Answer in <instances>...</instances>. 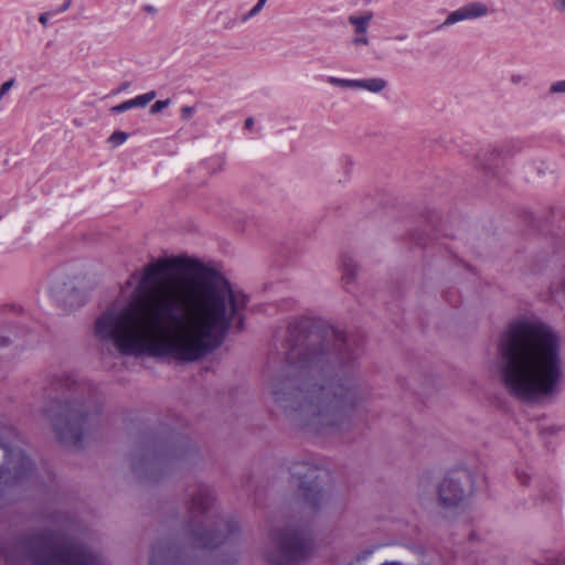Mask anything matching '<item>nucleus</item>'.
I'll use <instances>...</instances> for the list:
<instances>
[{"mask_svg":"<svg viewBox=\"0 0 565 565\" xmlns=\"http://www.w3.org/2000/svg\"><path fill=\"white\" fill-rule=\"evenodd\" d=\"M248 297L221 274L186 256L148 263L128 300L95 321V337L122 355L196 362L216 350L232 326L243 328Z\"/></svg>","mask_w":565,"mask_h":565,"instance_id":"nucleus-1","label":"nucleus"},{"mask_svg":"<svg viewBox=\"0 0 565 565\" xmlns=\"http://www.w3.org/2000/svg\"><path fill=\"white\" fill-rule=\"evenodd\" d=\"M498 372L503 387L524 403H539L557 391L562 377L557 333L537 319L513 321L502 334Z\"/></svg>","mask_w":565,"mask_h":565,"instance_id":"nucleus-2","label":"nucleus"},{"mask_svg":"<svg viewBox=\"0 0 565 565\" xmlns=\"http://www.w3.org/2000/svg\"><path fill=\"white\" fill-rule=\"evenodd\" d=\"M288 363L301 374L315 373L298 390L305 393L308 404L317 407V414L333 426L353 406L354 391L351 382L327 376V365L332 367L347 352L345 334L322 321L303 319L290 327Z\"/></svg>","mask_w":565,"mask_h":565,"instance_id":"nucleus-3","label":"nucleus"},{"mask_svg":"<svg viewBox=\"0 0 565 565\" xmlns=\"http://www.w3.org/2000/svg\"><path fill=\"white\" fill-rule=\"evenodd\" d=\"M32 548L35 565H99L86 546L55 534L35 537Z\"/></svg>","mask_w":565,"mask_h":565,"instance_id":"nucleus-4","label":"nucleus"},{"mask_svg":"<svg viewBox=\"0 0 565 565\" xmlns=\"http://www.w3.org/2000/svg\"><path fill=\"white\" fill-rule=\"evenodd\" d=\"M46 415L63 441L76 445L83 439L88 418L81 403L57 402Z\"/></svg>","mask_w":565,"mask_h":565,"instance_id":"nucleus-5","label":"nucleus"},{"mask_svg":"<svg viewBox=\"0 0 565 565\" xmlns=\"http://www.w3.org/2000/svg\"><path fill=\"white\" fill-rule=\"evenodd\" d=\"M312 542L302 530H285L278 537V552L271 565H299L311 552Z\"/></svg>","mask_w":565,"mask_h":565,"instance_id":"nucleus-6","label":"nucleus"},{"mask_svg":"<svg viewBox=\"0 0 565 565\" xmlns=\"http://www.w3.org/2000/svg\"><path fill=\"white\" fill-rule=\"evenodd\" d=\"M328 471L311 465L296 466L294 477L299 481V487L303 490V497L308 504L317 507L323 497V491L316 480L328 477Z\"/></svg>","mask_w":565,"mask_h":565,"instance_id":"nucleus-7","label":"nucleus"},{"mask_svg":"<svg viewBox=\"0 0 565 565\" xmlns=\"http://www.w3.org/2000/svg\"><path fill=\"white\" fill-rule=\"evenodd\" d=\"M488 14L489 8L486 3L480 1L469 2L448 13L445 21L438 25L436 30H441L443 28L450 26L462 21L483 18Z\"/></svg>","mask_w":565,"mask_h":565,"instance_id":"nucleus-8","label":"nucleus"},{"mask_svg":"<svg viewBox=\"0 0 565 565\" xmlns=\"http://www.w3.org/2000/svg\"><path fill=\"white\" fill-rule=\"evenodd\" d=\"M373 19L372 11H365L361 15L352 14L348 18L349 24L353 28L354 36L352 38V45L366 46L369 40V26Z\"/></svg>","mask_w":565,"mask_h":565,"instance_id":"nucleus-9","label":"nucleus"},{"mask_svg":"<svg viewBox=\"0 0 565 565\" xmlns=\"http://www.w3.org/2000/svg\"><path fill=\"white\" fill-rule=\"evenodd\" d=\"M438 495L444 507L457 505L463 497L462 489L459 486V479L446 477L438 488Z\"/></svg>","mask_w":565,"mask_h":565,"instance_id":"nucleus-10","label":"nucleus"},{"mask_svg":"<svg viewBox=\"0 0 565 565\" xmlns=\"http://www.w3.org/2000/svg\"><path fill=\"white\" fill-rule=\"evenodd\" d=\"M387 87V82L382 77L360 78L358 79V89H364L370 93H381Z\"/></svg>","mask_w":565,"mask_h":565,"instance_id":"nucleus-11","label":"nucleus"},{"mask_svg":"<svg viewBox=\"0 0 565 565\" xmlns=\"http://www.w3.org/2000/svg\"><path fill=\"white\" fill-rule=\"evenodd\" d=\"M8 463H17L23 470L31 469L32 462L31 460L22 452L18 454L10 452L7 458Z\"/></svg>","mask_w":565,"mask_h":565,"instance_id":"nucleus-12","label":"nucleus"},{"mask_svg":"<svg viewBox=\"0 0 565 565\" xmlns=\"http://www.w3.org/2000/svg\"><path fill=\"white\" fill-rule=\"evenodd\" d=\"M327 82L333 86L342 88H354L358 89V79L340 78L335 76H329Z\"/></svg>","mask_w":565,"mask_h":565,"instance_id":"nucleus-13","label":"nucleus"},{"mask_svg":"<svg viewBox=\"0 0 565 565\" xmlns=\"http://www.w3.org/2000/svg\"><path fill=\"white\" fill-rule=\"evenodd\" d=\"M157 96V93L154 90H150L148 93L141 94L136 96L135 98H131L134 102L135 107H145L147 106L151 100H153Z\"/></svg>","mask_w":565,"mask_h":565,"instance_id":"nucleus-14","label":"nucleus"},{"mask_svg":"<svg viewBox=\"0 0 565 565\" xmlns=\"http://www.w3.org/2000/svg\"><path fill=\"white\" fill-rule=\"evenodd\" d=\"M210 503V497L206 493H200L193 500V507L198 510L205 511Z\"/></svg>","mask_w":565,"mask_h":565,"instance_id":"nucleus-15","label":"nucleus"},{"mask_svg":"<svg viewBox=\"0 0 565 565\" xmlns=\"http://www.w3.org/2000/svg\"><path fill=\"white\" fill-rule=\"evenodd\" d=\"M266 1L267 0H258L257 3L245 15H243L242 21L246 22L256 14H258L264 8Z\"/></svg>","mask_w":565,"mask_h":565,"instance_id":"nucleus-16","label":"nucleus"},{"mask_svg":"<svg viewBox=\"0 0 565 565\" xmlns=\"http://www.w3.org/2000/svg\"><path fill=\"white\" fill-rule=\"evenodd\" d=\"M551 95H565V79L555 81L550 85Z\"/></svg>","mask_w":565,"mask_h":565,"instance_id":"nucleus-17","label":"nucleus"},{"mask_svg":"<svg viewBox=\"0 0 565 565\" xmlns=\"http://www.w3.org/2000/svg\"><path fill=\"white\" fill-rule=\"evenodd\" d=\"M131 108H135L132 99H128L119 105H116L111 108V111L115 114H120L127 111Z\"/></svg>","mask_w":565,"mask_h":565,"instance_id":"nucleus-18","label":"nucleus"},{"mask_svg":"<svg viewBox=\"0 0 565 565\" xmlns=\"http://www.w3.org/2000/svg\"><path fill=\"white\" fill-rule=\"evenodd\" d=\"M170 99H164V100H157L151 107H150V113L151 114H157V113H160L162 109L167 108L169 105H170Z\"/></svg>","mask_w":565,"mask_h":565,"instance_id":"nucleus-19","label":"nucleus"},{"mask_svg":"<svg viewBox=\"0 0 565 565\" xmlns=\"http://www.w3.org/2000/svg\"><path fill=\"white\" fill-rule=\"evenodd\" d=\"M127 137H128L127 134L118 131V132H114L110 136L109 140H110V142L113 145L119 146V145L124 143L127 140Z\"/></svg>","mask_w":565,"mask_h":565,"instance_id":"nucleus-20","label":"nucleus"},{"mask_svg":"<svg viewBox=\"0 0 565 565\" xmlns=\"http://www.w3.org/2000/svg\"><path fill=\"white\" fill-rule=\"evenodd\" d=\"M355 271V265L352 262L343 263V276L353 277Z\"/></svg>","mask_w":565,"mask_h":565,"instance_id":"nucleus-21","label":"nucleus"},{"mask_svg":"<svg viewBox=\"0 0 565 565\" xmlns=\"http://www.w3.org/2000/svg\"><path fill=\"white\" fill-rule=\"evenodd\" d=\"M14 85V79H9L7 82H4L1 87H0V99L7 95L9 93V90L13 87Z\"/></svg>","mask_w":565,"mask_h":565,"instance_id":"nucleus-22","label":"nucleus"},{"mask_svg":"<svg viewBox=\"0 0 565 565\" xmlns=\"http://www.w3.org/2000/svg\"><path fill=\"white\" fill-rule=\"evenodd\" d=\"M553 8L557 12L565 14V0H554Z\"/></svg>","mask_w":565,"mask_h":565,"instance_id":"nucleus-23","label":"nucleus"},{"mask_svg":"<svg viewBox=\"0 0 565 565\" xmlns=\"http://www.w3.org/2000/svg\"><path fill=\"white\" fill-rule=\"evenodd\" d=\"M72 6V0H65V2L62 4V7H60L55 13H62V12H65L66 10L70 9V7Z\"/></svg>","mask_w":565,"mask_h":565,"instance_id":"nucleus-24","label":"nucleus"},{"mask_svg":"<svg viewBox=\"0 0 565 565\" xmlns=\"http://www.w3.org/2000/svg\"><path fill=\"white\" fill-rule=\"evenodd\" d=\"M218 543H220V541H215L214 539H211V540H210V539H207V537H206V539H203V541H202V545H203L204 547H211V546H214V545H216V544H218Z\"/></svg>","mask_w":565,"mask_h":565,"instance_id":"nucleus-25","label":"nucleus"},{"mask_svg":"<svg viewBox=\"0 0 565 565\" xmlns=\"http://www.w3.org/2000/svg\"><path fill=\"white\" fill-rule=\"evenodd\" d=\"M49 19H50V13L47 12H44V13H41L40 17H39V22L41 24H43L44 26L47 25L49 23Z\"/></svg>","mask_w":565,"mask_h":565,"instance_id":"nucleus-26","label":"nucleus"},{"mask_svg":"<svg viewBox=\"0 0 565 565\" xmlns=\"http://www.w3.org/2000/svg\"><path fill=\"white\" fill-rule=\"evenodd\" d=\"M182 114L184 117H189L193 114V108L189 106L182 107Z\"/></svg>","mask_w":565,"mask_h":565,"instance_id":"nucleus-27","label":"nucleus"},{"mask_svg":"<svg viewBox=\"0 0 565 565\" xmlns=\"http://www.w3.org/2000/svg\"><path fill=\"white\" fill-rule=\"evenodd\" d=\"M143 10L148 13L154 14L157 13V9L152 4L143 6Z\"/></svg>","mask_w":565,"mask_h":565,"instance_id":"nucleus-28","label":"nucleus"},{"mask_svg":"<svg viewBox=\"0 0 565 565\" xmlns=\"http://www.w3.org/2000/svg\"><path fill=\"white\" fill-rule=\"evenodd\" d=\"M129 87V83L128 82H125L122 83L117 89L116 92H114L115 94H119L124 90H126L127 88Z\"/></svg>","mask_w":565,"mask_h":565,"instance_id":"nucleus-29","label":"nucleus"},{"mask_svg":"<svg viewBox=\"0 0 565 565\" xmlns=\"http://www.w3.org/2000/svg\"><path fill=\"white\" fill-rule=\"evenodd\" d=\"M157 558H158L157 550H156V548H153V550H152L151 559H150V565H157Z\"/></svg>","mask_w":565,"mask_h":565,"instance_id":"nucleus-30","label":"nucleus"},{"mask_svg":"<svg viewBox=\"0 0 565 565\" xmlns=\"http://www.w3.org/2000/svg\"><path fill=\"white\" fill-rule=\"evenodd\" d=\"M253 126H254V119L252 117L247 118L245 120V128L246 129H252Z\"/></svg>","mask_w":565,"mask_h":565,"instance_id":"nucleus-31","label":"nucleus"},{"mask_svg":"<svg viewBox=\"0 0 565 565\" xmlns=\"http://www.w3.org/2000/svg\"><path fill=\"white\" fill-rule=\"evenodd\" d=\"M511 81L513 83H520L522 81V76L521 75H512Z\"/></svg>","mask_w":565,"mask_h":565,"instance_id":"nucleus-32","label":"nucleus"},{"mask_svg":"<svg viewBox=\"0 0 565 565\" xmlns=\"http://www.w3.org/2000/svg\"><path fill=\"white\" fill-rule=\"evenodd\" d=\"M406 38H407V35H406V34H401V35H396V36H395V40H397V41H404Z\"/></svg>","mask_w":565,"mask_h":565,"instance_id":"nucleus-33","label":"nucleus"},{"mask_svg":"<svg viewBox=\"0 0 565 565\" xmlns=\"http://www.w3.org/2000/svg\"><path fill=\"white\" fill-rule=\"evenodd\" d=\"M273 394L275 395L276 399H279V391L274 390Z\"/></svg>","mask_w":565,"mask_h":565,"instance_id":"nucleus-34","label":"nucleus"},{"mask_svg":"<svg viewBox=\"0 0 565 565\" xmlns=\"http://www.w3.org/2000/svg\"><path fill=\"white\" fill-rule=\"evenodd\" d=\"M382 565H399V564H398V563H396V562H391V563H384V564H382Z\"/></svg>","mask_w":565,"mask_h":565,"instance_id":"nucleus-35","label":"nucleus"},{"mask_svg":"<svg viewBox=\"0 0 565 565\" xmlns=\"http://www.w3.org/2000/svg\"><path fill=\"white\" fill-rule=\"evenodd\" d=\"M6 339H0V347L4 345Z\"/></svg>","mask_w":565,"mask_h":565,"instance_id":"nucleus-36","label":"nucleus"},{"mask_svg":"<svg viewBox=\"0 0 565 565\" xmlns=\"http://www.w3.org/2000/svg\"><path fill=\"white\" fill-rule=\"evenodd\" d=\"M72 385H75V382H72V384L66 383V386H68L70 388L72 387Z\"/></svg>","mask_w":565,"mask_h":565,"instance_id":"nucleus-37","label":"nucleus"},{"mask_svg":"<svg viewBox=\"0 0 565 565\" xmlns=\"http://www.w3.org/2000/svg\"><path fill=\"white\" fill-rule=\"evenodd\" d=\"M72 385H75V382H72V384L66 383V386H68L70 388L72 387Z\"/></svg>","mask_w":565,"mask_h":565,"instance_id":"nucleus-38","label":"nucleus"},{"mask_svg":"<svg viewBox=\"0 0 565 565\" xmlns=\"http://www.w3.org/2000/svg\"><path fill=\"white\" fill-rule=\"evenodd\" d=\"M72 385H75V382H72V384L66 383V386H68L70 388L72 387Z\"/></svg>","mask_w":565,"mask_h":565,"instance_id":"nucleus-39","label":"nucleus"}]
</instances>
